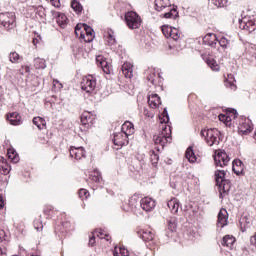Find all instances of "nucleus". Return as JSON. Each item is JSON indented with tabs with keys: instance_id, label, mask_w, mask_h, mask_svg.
Here are the masks:
<instances>
[{
	"instance_id": "f257e3e1",
	"label": "nucleus",
	"mask_w": 256,
	"mask_h": 256,
	"mask_svg": "<svg viewBox=\"0 0 256 256\" xmlns=\"http://www.w3.org/2000/svg\"><path fill=\"white\" fill-rule=\"evenodd\" d=\"M214 175L216 186L219 190L220 199H223L225 195H228L229 191H231V180L225 179V176L227 175L225 170H216Z\"/></svg>"
},
{
	"instance_id": "f03ea898",
	"label": "nucleus",
	"mask_w": 256,
	"mask_h": 256,
	"mask_svg": "<svg viewBox=\"0 0 256 256\" xmlns=\"http://www.w3.org/2000/svg\"><path fill=\"white\" fill-rule=\"evenodd\" d=\"M153 141L155 145H160V147H156L157 151H163V149H165V145H167V143H171L172 141L171 126H165L162 128L160 134L153 136Z\"/></svg>"
},
{
	"instance_id": "7ed1b4c3",
	"label": "nucleus",
	"mask_w": 256,
	"mask_h": 256,
	"mask_svg": "<svg viewBox=\"0 0 256 256\" xmlns=\"http://www.w3.org/2000/svg\"><path fill=\"white\" fill-rule=\"evenodd\" d=\"M169 0H155L156 11H163V9H168V12L164 13L165 19H177L179 17V12H177V6L171 7L167 5Z\"/></svg>"
},
{
	"instance_id": "20e7f679",
	"label": "nucleus",
	"mask_w": 256,
	"mask_h": 256,
	"mask_svg": "<svg viewBox=\"0 0 256 256\" xmlns=\"http://www.w3.org/2000/svg\"><path fill=\"white\" fill-rule=\"evenodd\" d=\"M75 34L76 37L84 39L85 43H91L95 39V31L87 24L76 25Z\"/></svg>"
},
{
	"instance_id": "39448f33",
	"label": "nucleus",
	"mask_w": 256,
	"mask_h": 256,
	"mask_svg": "<svg viewBox=\"0 0 256 256\" xmlns=\"http://www.w3.org/2000/svg\"><path fill=\"white\" fill-rule=\"evenodd\" d=\"M17 17L15 16V12H2L0 13V25L7 31H11V29H15L17 27Z\"/></svg>"
},
{
	"instance_id": "423d86ee",
	"label": "nucleus",
	"mask_w": 256,
	"mask_h": 256,
	"mask_svg": "<svg viewBox=\"0 0 256 256\" xmlns=\"http://www.w3.org/2000/svg\"><path fill=\"white\" fill-rule=\"evenodd\" d=\"M125 21L129 29H139L141 27V16L134 11L125 14Z\"/></svg>"
},
{
	"instance_id": "0eeeda50",
	"label": "nucleus",
	"mask_w": 256,
	"mask_h": 256,
	"mask_svg": "<svg viewBox=\"0 0 256 256\" xmlns=\"http://www.w3.org/2000/svg\"><path fill=\"white\" fill-rule=\"evenodd\" d=\"M162 33L167 39H173V41H179L183 39V33L177 28L171 26H162Z\"/></svg>"
},
{
	"instance_id": "6e6552de",
	"label": "nucleus",
	"mask_w": 256,
	"mask_h": 256,
	"mask_svg": "<svg viewBox=\"0 0 256 256\" xmlns=\"http://www.w3.org/2000/svg\"><path fill=\"white\" fill-rule=\"evenodd\" d=\"M219 135H221V132L217 128H210L207 130L206 143L209 145V147H213V145H219V141H221Z\"/></svg>"
},
{
	"instance_id": "1a4fd4ad",
	"label": "nucleus",
	"mask_w": 256,
	"mask_h": 256,
	"mask_svg": "<svg viewBox=\"0 0 256 256\" xmlns=\"http://www.w3.org/2000/svg\"><path fill=\"white\" fill-rule=\"evenodd\" d=\"M219 135H221V132L217 128H210L207 130L206 143L209 145V147H213V145H219V141H221Z\"/></svg>"
},
{
	"instance_id": "9d476101",
	"label": "nucleus",
	"mask_w": 256,
	"mask_h": 256,
	"mask_svg": "<svg viewBox=\"0 0 256 256\" xmlns=\"http://www.w3.org/2000/svg\"><path fill=\"white\" fill-rule=\"evenodd\" d=\"M97 87V80L93 78L92 75L85 76L81 82V89L86 93H92Z\"/></svg>"
},
{
	"instance_id": "9b49d317",
	"label": "nucleus",
	"mask_w": 256,
	"mask_h": 256,
	"mask_svg": "<svg viewBox=\"0 0 256 256\" xmlns=\"http://www.w3.org/2000/svg\"><path fill=\"white\" fill-rule=\"evenodd\" d=\"M240 29L249 31V33H253L256 31V23L255 18L251 19V17H244L239 20Z\"/></svg>"
},
{
	"instance_id": "f8f14e48",
	"label": "nucleus",
	"mask_w": 256,
	"mask_h": 256,
	"mask_svg": "<svg viewBox=\"0 0 256 256\" xmlns=\"http://www.w3.org/2000/svg\"><path fill=\"white\" fill-rule=\"evenodd\" d=\"M229 161H231V158H229V155L226 154L225 151H220L214 156V163L216 167H227V165H229Z\"/></svg>"
},
{
	"instance_id": "ddd939ff",
	"label": "nucleus",
	"mask_w": 256,
	"mask_h": 256,
	"mask_svg": "<svg viewBox=\"0 0 256 256\" xmlns=\"http://www.w3.org/2000/svg\"><path fill=\"white\" fill-rule=\"evenodd\" d=\"M112 141L116 147H125V145H129V136H126L123 132L114 133Z\"/></svg>"
},
{
	"instance_id": "4468645a",
	"label": "nucleus",
	"mask_w": 256,
	"mask_h": 256,
	"mask_svg": "<svg viewBox=\"0 0 256 256\" xmlns=\"http://www.w3.org/2000/svg\"><path fill=\"white\" fill-rule=\"evenodd\" d=\"M156 205L155 200L150 197H144L140 200V207L147 213H149V211H153Z\"/></svg>"
},
{
	"instance_id": "2eb2a0df",
	"label": "nucleus",
	"mask_w": 256,
	"mask_h": 256,
	"mask_svg": "<svg viewBox=\"0 0 256 256\" xmlns=\"http://www.w3.org/2000/svg\"><path fill=\"white\" fill-rule=\"evenodd\" d=\"M138 237L145 243H149L155 239V233L152 230L140 229L136 231Z\"/></svg>"
},
{
	"instance_id": "dca6fc26",
	"label": "nucleus",
	"mask_w": 256,
	"mask_h": 256,
	"mask_svg": "<svg viewBox=\"0 0 256 256\" xmlns=\"http://www.w3.org/2000/svg\"><path fill=\"white\" fill-rule=\"evenodd\" d=\"M229 219V213H227V209L221 208L218 213L217 227L223 229V227L227 226Z\"/></svg>"
},
{
	"instance_id": "f3484780",
	"label": "nucleus",
	"mask_w": 256,
	"mask_h": 256,
	"mask_svg": "<svg viewBox=\"0 0 256 256\" xmlns=\"http://www.w3.org/2000/svg\"><path fill=\"white\" fill-rule=\"evenodd\" d=\"M53 17H56V23H58L59 27H61V29H65V27H67V16L64 13L61 12H57L52 10L51 11Z\"/></svg>"
},
{
	"instance_id": "a211bd4d",
	"label": "nucleus",
	"mask_w": 256,
	"mask_h": 256,
	"mask_svg": "<svg viewBox=\"0 0 256 256\" xmlns=\"http://www.w3.org/2000/svg\"><path fill=\"white\" fill-rule=\"evenodd\" d=\"M239 225L240 231H242V233H245V231H247V229H250V227L253 225V220L247 215H242L239 220Z\"/></svg>"
},
{
	"instance_id": "6ab92c4d",
	"label": "nucleus",
	"mask_w": 256,
	"mask_h": 256,
	"mask_svg": "<svg viewBox=\"0 0 256 256\" xmlns=\"http://www.w3.org/2000/svg\"><path fill=\"white\" fill-rule=\"evenodd\" d=\"M251 131H253V128L251 127L249 122H247V120L244 119L240 120L238 124V133L240 135H249Z\"/></svg>"
},
{
	"instance_id": "aec40b11",
	"label": "nucleus",
	"mask_w": 256,
	"mask_h": 256,
	"mask_svg": "<svg viewBox=\"0 0 256 256\" xmlns=\"http://www.w3.org/2000/svg\"><path fill=\"white\" fill-rule=\"evenodd\" d=\"M217 41V35H215L214 33L206 34L203 37V44L208 45V47H212V49H215V47H217Z\"/></svg>"
},
{
	"instance_id": "412c9836",
	"label": "nucleus",
	"mask_w": 256,
	"mask_h": 256,
	"mask_svg": "<svg viewBox=\"0 0 256 256\" xmlns=\"http://www.w3.org/2000/svg\"><path fill=\"white\" fill-rule=\"evenodd\" d=\"M230 116L220 114L219 120L222 121V123H225L226 127H231V117L233 119H237V110L236 109H229Z\"/></svg>"
},
{
	"instance_id": "4be33fe9",
	"label": "nucleus",
	"mask_w": 256,
	"mask_h": 256,
	"mask_svg": "<svg viewBox=\"0 0 256 256\" xmlns=\"http://www.w3.org/2000/svg\"><path fill=\"white\" fill-rule=\"evenodd\" d=\"M132 163L135 171H143V169H145V155L143 154L136 155Z\"/></svg>"
},
{
	"instance_id": "5701e85b",
	"label": "nucleus",
	"mask_w": 256,
	"mask_h": 256,
	"mask_svg": "<svg viewBox=\"0 0 256 256\" xmlns=\"http://www.w3.org/2000/svg\"><path fill=\"white\" fill-rule=\"evenodd\" d=\"M70 156L74 157L77 161L79 159H83L85 157V149L83 147H71L70 148Z\"/></svg>"
},
{
	"instance_id": "b1692460",
	"label": "nucleus",
	"mask_w": 256,
	"mask_h": 256,
	"mask_svg": "<svg viewBox=\"0 0 256 256\" xmlns=\"http://www.w3.org/2000/svg\"><path fill=\"white\" fill-rule=\"evenodd\" d=\"M96 62L101 67L103 72L106 73V75H109L111 73V66H109V62H107V60L103 56L96 57Z\"/></svg>"
},
{
	"instance_id": "393cba45",
	"label": "nucleus",
	"mask_w": 256,
	"mask_h": 256,
	"mask_svg": "<svg viewBox=\"0 0 256 256\" xmlns=\"http://www.w3.org/2000/svg\"><path fill=\"white\" fill-rule=\"evenodd\" d=\"M90 181L94 183L96 187H101V183H103V177L101 176V172L99 170H94L90 174Z\"/></svg>"
},
{
	"instance_id": "a878e982",
	"label": "nucleus",
	"mask_w": 256,
	"mask_h": 256,
	"mask_svg": "<svg viewBox=\"0 0 256 256\" xmlns=\"http://www.w3.org/2000/svg\"><path fill=\"white\" fill-rule=\"evenodd\" d=\"M121 133H124V135L131 137L135 133V128L133 126V123L126 121L121 127Z\"/></svg>"
},
{
	"instance_id": "bb28decb",
	"label": "nucleus",
	"mask_w": 256,
	"mask_h": 256,
	"mask_svg": "<svg viewBox=\"0 0 256 256\" xmlns=\"http://www.w3.org/2000/svg\"><path fill=\"white\" fill-rule=\"evenodd\" d=\"M121 71L126 79L133 77V65L131 63L125 62L121 67Z\"/></svg>"
},
{
	"instance_id": "cd10ccee",
	"label": "nucleus",
	"mask_w": 256,
	"mask_h": 256,
	"mask_svg": "<svg viewBox=\"0 0 256 256\" xmlns=\"http://www.w3.org/2000/svg\"><path fill=\"white\" fill-rule=\"evenodd\" d=\"M148 104L152 109H157L161 105V97L158 94H151L148 96Z\"/></svg>"
},
{
	"instance_id": "c85d7f7f",
	"label": "nucleus",
	"mask_w": 256,
	"mask_h": 256,
	"mask_svg": "<svg viewBox=\"0 0 256 256\" xmlns=\"http://www.w3.org/2000/svg\"><path fill=\"white\" fill-rule=\"evenodd\" d=\"M10 125H19L21 123V115L18 112H12L7 115Z\"/></svg>"
},
{
	"instance_id": "c756f323",
	"label": "nucleus",
	"mask_w": 256,
	"mask_h": 256,
	"mask_svg": "<svg viewBox=\"0 0 256 256\" xmlns=\"http://www.w3.org/2000/svg\"><path fill=\"white\" fill-rule=\"evenodd\" d=\"M232 170L236 175H242L243 174V161L240 159H236L232 163Z\"/></svg>"
},
{
	"instance_id": "7c9ffc66",
	"label": "nucleus",
	"mask_w": 256,
	"mask_h": 256,
	"mask_svg": "<svg viewBox=\"0 0 256 256\" xmlns=\"http://www.w3.org/2000/svg\"><path fill=\"white\" fill-rule=\"evenodd\" d=\"M168 208L170 209L171 213L174 215L179 212V200L177 198H172L167 202Z\"/></svg>"
},
{
	"instance_id": "2f4dec72",
	"label": "nucleus",
	"mask_w": 256,
	"mask_h": 256,
	"mask_svg": "<svg viewBox=\"0 0 256 256\" xmlns=\"http://www.w3.org/2000/svg\"><path fill=\"white\" fill-rule=\"evenodd\" d=\"M139 199H140L139 194H134L133 196L130 197L128 206L132 211L133 209H137V207L141 205V201H139Z\"/></svg>"
},
{
	"instance_id": "473e14b6",
	"label": "nucleus",
	"mask_w": 256,
	"mask_h": 256,
	"mask_svg": "<svg viewBox=\"0 0 256 256\" xmlns=\"http://www.w3.org/2000/svg\"><path fill=\"white\" fill-rule=\"evenodd\" d=\"M185 157L188 159L189 163H195L197 162V156L195 155V152L193 151V147L189 146L185 152Z\"/></svg>"
},
{
	"instance_id": "72a5a7b5",
	"label": "nucleus",
	"mask_w": 256,
	"mask_h": 256,
	"mask_svg": "<svg viewBox=\"0 0 256 256\" xmlns=\"http://www.w3.org/2000/svg\"><path fill=\"white\" fill-rule=\"evenodd\" d=\"M81 123L82 125H84V127H86V125H89L91 123V125H93V117L91 116V113L89 112H84L81 117Z\"/></svg>"
},
{
	"instance_id": "f704fd0d",
	"label": "nucleus",
	"mask_w": 256,
	"mask_h": 256,
	"mask_svg": "<svg viewBox=\"0 0 256 256\" xmlns=\"http://www.w3.org/2000/svg\"><path fill=\"white\" fill-rule=\"evenodd\" d=\"M234 244H235V237L231 235H226L223 237L222 239L223 247H229V249H231V247H233Z\"/></svg>"
},
{
	"instance_id": "c9c22d12",
	"label": "nucleus",
	"mask_w": 256,
	"mask_h": 256,
	"mask_svg": "<svg viewBox=\"0 0 256 256\" xmlns=\"http://www.w3.org/2000/svg\"><path fill=\"white\" fill-rule=\"evenodd\" d=\"M32 121L40 131L45 129L47 125V122L42 117H34Z\"/></svg>"
},
{
	"instance_id": "e433bc0d",
	"label": "nucleus",
	"mask_w": 256,
	"mask_h": 256,
	"mask_svg": "<svg viewBox=\"0 0 256 256\" xmlns=\"http://www.w3.org/2000/svg\"><path fill=\"white\" fill-rule=\"evenodd\" d=\"M114 256H129V250H127L125 247H115L113 250Z\"/></svg>"
},
{
	"instance_id": "4c0bfd02",
	"label": "nucleus",
	"mask_w": 256,
	"mask_h": 256,
	"mask_svg": "<svg viewBox=\"0 0 256 256\" xmlns=\"http://www.w3.org/2000/svg\"><path fill=\"white\" fill-rule=\"evenodd\" d=\"M34 67L35 69H45L47 67V62L43 58H35Z\"/></svg>"
},
{
	"instance_id": "58836bf2",
	"label": "nucleus",
	"mask_w": 256,
	"mask_h": 256,
	"mask_svg": "<svg viewBox=\"0 0 256 256\" xmlns=\"http://www.w3.org/2000/svg\"><path fill=\"white\" fill-rule=\"evenodd\" d=\"M8 158L12 163H19V154L13 149H9L7 153Z\"/></svg>"
},
{
	"instance_id": "ea45409f",
	"label": "nucleus",
	"mask_w": 256,
	"mask_h": 256,
	"mask_svg": "<svg viewBox=\"0 0 256 256\" xmlns=\"http://www.w3.org/2000/svg\"><path fill=\"white\" fill-rule=\"evenodd\" d=\"M207 65L212 69V71H219V64L213 58L206 59Z\"/></svg>"
},
{
	"instance_id": "a19ab883",
	"label": "nucleus",
	"mask_w": 256,
	"mask_h": 256,
	"mask_svg": "<svg viewBox=\"0 0 256 256\" xmlns=\"http://www.w3.org/2000/svg\"><path fill=\"white\" fill-rule=\"evenodd\" d=\"M0 173L2 175H9L11 173V166L7 163H2L0 165Z\"/></svg>"
},
{
	"instance_id": "79ce46f5",
	"label": "nucleus",
	"mask_w": 256,
	"mask_h": 256,
	"mask_svg": "<svg viewBox=\"0 0 256 256\" xmlns=\"http://www.w3.org/2000/svg\"><path fill=\"white\" fill-rule=\"evenodd\" d=\"M71 7L76 13H81V11H83V6L77 0L71 2Z\"/></svg>"
},
{
	"instance_id": "37998d69",
	"label": "nucleus",
	"mask_w": 256,
	"mask_h": 256,
	"mask_svg": "<svg viewBox=\"0 0 256 256\" xmlns=\"http://www.w3.org/2000/svg\"><path fill=\"white\" fill-rule=\"evenodd\" d=\"M217 43H219L220 47H222V49H227V47H229V43H231V41L229 39H227L225 36H222Z\"/></svg>"
},
{
	"instance_id": "c03bdc74",
	"label": "nucleus",
	"mask_w": 256,
	"mask_h": 256,
	"mask_svg": "<svg viewBox=\"0 0 256 256\" xmlns=\"http://www.w3.org/2000/svg\"><path fill=\"white\" fill-rule=\"evenodd\" d=\"M150 160L153 167H157V164L159 163V154H157L155 151H152L150 154Z\"/></svg>"
},
{
	"instance_id": "a18cd8bd",
	"label": "nucleus",
	"mask_w": 256,
	"mask_h": 256,
	"mask_svg": "<svg viewBox=\"0 0 256 256\" xmlns=\"http://www.w3.org/2000/svg\"><path fill=\"white\" fill-rule=\"evenodd\" d=\"M89 195H90L89 190H87L85 188L80 189L78 192V196L80 199H82V201L87 199L89 197Z\"/></svg>"
},
{
	"instance_id": "49530a36",
	"label": "nucleus",
	"mask_w": 256,
	"mask_h": 256,
	"mask_svg": "<svg viewBox=\"0 0 256 256\" xmlns=\"http://www.w3.org/2000/svg\"><path fill=\"white\" fill-rule=\"evenodd\" d=\"M9 59L11 63H19V59H20L19 53L11 52L9 54Z\"/></svg>"
},
{
	"instance_id": "de8ad7c7",
	"label": "nucleus",
	"mask_w": 256,
	"mask_h": 256,
	"mask_svg": "<svg viewBox=\"0 0 256 256\" xmlns=\"http://www.w3.org/2000/svg\"><path fill=\"white\" fill-rule=\"evenodd\" d=\"M108 43L109 45H115L117 43L113 30L108 31Z\"/></svg>"
},
{
	"instance_id": "09e8293b",
	"label": "nucleus",
	"mask_w": 256,
	"mask_h": 256,
	"mask_svg": "<svg viewBox=\"0 0 256 256\" xmlns=\"http://www.w3.org/2000/svg\"><path fill=\"white\" fill-rule=\"evenodd\" d=\"M94 235H96L97 237H99V239H106V241H109V239L107 237H109L108 234H105L103 231H99V230H96L94 233Z\"/></svg>"
},
{
	"instance_id": "8fccbe9b",
	"label": "nucleus",
	"mask_w": 256,
	"mask_h": 256,
	"mask_svg": "<svg viewBox=\"0 0 256 256\" xmlns=\"http://www.w3.org/2000/svg\"><path fill=\"white\" fill-rule=\"evenodd\" d=\"M212 3L218 7V8H222L225 7V5H227V0H212Z\"/></svg>"
},
{
	"instance_id": "3c124183",
	"label": "nucleus",
	"mask_w": 256,
	"mask_h": 256,
	"mask_svg": "<svg viewBox=\"0 0 256 256\" xmlns=\"http://www.w3.org/2000/svg\"><path fill=\"white\" fill-rule=\"evenodd\" d=\"M250 247H252V250L256 249V232L250 237Z\"/></svg>"
},
{
	"instance_id": "603ef678",
	"label": "nucleus",
	"mask_w": 256,
	"mask_h": 256,
	"mask_svg": "<svg viewBox=\"0 0 256 256\" xmlns=\"http://www.w3.org/2000/svg\"><path fill=\"white\" fill-rule=\"evenodd\" d=\"M162 117H164V119L161 123H169V112H167V108L164 109Z\"/></svg>"
},
{
	"instance_id": "864d4df0",
	"label": "nucleus",
	"mask_w": 256,
	"mask_h": 256,
	"mask_svg": "<svg viewBox=\"0 0 256 256\" xmlns=\"http://www.w3.org/2000/svg\"><path fill=\"white\" fill-rule=\"evenodd\" d=\"M155 77L156 74L153 72L147 76V81L151 82L152 85H155Z\"/></svg>"
},
{
	"instance_id": "5fc2aeb1",
	"label": "nucleus",
	"mask_w": 256,
	"mask_h": 256,
	"mask_svg": "<svg viewBox=\"0 0 256 256\" xmlns=\"http://www.w3.org/2000/svg\"><path fill=\"white\" fill-rule=\"evenodd\" d=\"M168 229H169V231H171V233H173V231H175V229H177V224L175 222L169 221Z\"/></svg>"
},
{
	"instance_id": "6e6d98bb",
	"label": "nucleus",
	"mask_w": 256,
	"mask_h": 256,
	"mask_svg": "<svg viewBox=\"0 0 256 256\" xmlns=\"http://www.w3.org/2000/svg\"><path fill=\"white\" fill-rule=\"evenodd\" d=\"M88 245L90 247H93V245H95V235L94 234L90 237Z\"/></svg>"
},
{
	"instance_id": "4d7b16f0",
	"label": "nucleus",
	"mask_w": 256,
	"mask_h": 256,
	"mask_svg": "<svg viewBox=\"0 0 256 256\" xmlns=\"http://www.w3.org/2000/svg\"><path fill=\"white\" fill-rule=\"evenodd\" d=\"M50 2L53 5V7H60L61 5L60 0H50Z\"/></svg>"
},
{
	"instance_id": "13d9d810",
	"label": "nucleus",
	"mask_w": 256,
	"mask_h": 256,
	"mask_svg": "<svg viewBox=\"0 0 256 256\" xmlns=\"http://www.w3.org/2000/svg\"><path fill=\"white\" fill-rule=\"evenodd\" d=\"M5 241V230H0V243Z\"/></svg>"
},
{
	"instance_id": "bf43d9fd",
	"label": "nucleus",
	"mask_w": 256,
	"mask_h": 256,
	"mask_svg": "<svg viewBox=\"0 0 256 256\" xmlns=\"http://www.w3.org/2000/svg\"><path fill=\"white\" fill-rule=\"evenodd\" d=\"M200 135H201V137H205V139L207 140V130H202L200 132Z\"/></svg>"
},
{
	"instance_id": "052dcab7",
	"label": "nucleus",
	"mask_w": 256,
	"mask_h": 256,
	"mask_svg": "<svg viewBox=\"0 0 256 256\" xmlns=\"http://www.w3.org/2000/svg\"><path fill=\"white\" fill-rule=\"evenodd\" d=\"M144 115H146L147 117L153 118V114L149 113L148 110H144Z\"/></svg>"
},
{
	"instance_id": "680f3d73",
	"label": "nucleus",
	"mask_w": 256,
	"mask_h": 256,
	"mask_svg": "<svg viewBox=\"0 0 256 256\" xmlns=\"http://www.w3.org/2000/svg\"><path fill=\"white\" fill-rule=\"evenodd\" d=\"M34 226H35V229L38 231L43 229V225H40V227H39V226H37V222L34 223Z\"/></svg>"
},
{
	"instance_id": "e2e57ef3",
	"label": "nucleus",
	"mask_w": 256,
	"mask_h": 256,
	"mask_svg": "<svg viewBox=\"0 0 256 256\" xmlns=\"http://www.w3.org/2000/svg\"><path fill=\"white\" fill-rule=\"evenodd\" d=\"M229 85H230V88H231V89H234V90L237 89V86H236L235 84L229 82Z\"/></svg>"
},
{
	"instance_id": "0e129e2a",
	"label": "nucleus",
	"mask_w": 256,
	"mask_h": 256,
	"mask_svg": "<svg viewBox=\"0 0 256 256\" xmlns=\"http://www.w3.org/2000/svg\"><path fill=\"white\" fill-rule=\"evenodd\" d=\"M57 84L59 85L60 88L63 87V84L59 83V81H57V80H54V85H57Z\"/></svg>"
},
{
	"instance_id": "69168bd1",
	"label": "nucleus",
	"mask_w": 256,
	"mask_h": 256,
	"mask_svg": "<svg viewBox=\"0 0 256 256\" xmlns=\"http://www.w3.org/2000/svg\"><path fill=\"white\" fill-rule=\"evenodd\" d=\"M170 185H171L172 189H176V187H177L175 184H172V182L170 183Z\"/></svg>"
},
{
	"instance_id": "338daca9",
	"label": "nucleus",
	"mask_w": 256,
	"mask_h": 256,
	"mask_svg": "<svg viewBox=\"0 0 256 256\" xmlns=\"http://www.w3.org/2000/svg\"><path fill=\"white\" fill-rule=\"evenodd\" d=\"M4 181L6 182V185L9 183V179L5 178Z\"/></svg>"
},
{
	"instance_id": "774afa93",
	"label": "nucleus",
	"mask_w": 256,
	"mask_h": 256,
	"mask_svg": "<svg viewBox=\"0 0 256 256\" xmlns=\"http://www.w3.org/2000/svg\"><path fill=\"white\" fill-rule=\"evenodd\" d=\"M0 255H3V249L0 248Z\"/></svg>"
}]
</instances>
